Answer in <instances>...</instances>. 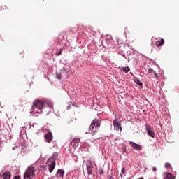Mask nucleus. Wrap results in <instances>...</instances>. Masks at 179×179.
<instances>
[{
    "mask_svg": "<svg viewBox=\"0 0 179 179\" xmlns=\"http://www.w3.org/2000/svg\"><path fill=\"white\" fill-rule=\"evenodd\" d=\"M64 174L65 171H64V169H58L57 172V177H61L62 178H64Z\"/></svg>",
    "mask_w": 179,
    "mask_h": 179,
    "instance_id": "12",
    "label": "nucleus"
},
{
    "mask_svg": "<svg viewBox=\"0 0 179 179\" xmlns=\"http://www.w3.org/2000/svg\"><path fill=\"white\" fill-rule=\"evenodd\" d=\"M55 164H56L55 161L51 162V163L49 165V168H48L50 173H52V171H54V169H55Z\"/></svg>",
    "mask_w": 179,
    "mask_h": 179,
    "instance_id": "11",
    "label": "nucleus"
},
{
    "mask_svg": "<svg viewBox=\"0 0 179 179\" xmlns=\"http://www.w3.org/2000/svg\"><path fill=\"white\" fill-rule=\"evenodd\" d=\"M121 171H122V174H124L125 173V168H122Z\"/></svg>",
    "mask_w": 179,
    "mask_h": 179,
    "instance_id": "24",
    "label": "nucleus"
},
{
    "mask_svg": "<svg viewBox=\"0 0 179 179\" xmlns=\"http://www.w3.org/2000/svg\"><path fill=\"white\" fill-rule=\"evenodd\" d=\"M45 104V101L41 99H35L33 101V105L31 109L34 110L35 108L38 110H43L44 108V105Z\"/></svg>",
    "mask_w": 179,
    "mask_h": 179,
    "instance_id": "3",
    "label": "nucleus"
},
{
    "mask_svg": "<svg viewBox=\"0 0 179 179\" xmlns=\"http://www.w3.org/2000/svg\"><path fill=\"white\" fill-rule=\"evenodd\" d=\"M10 177H12V174L9 171H6L2 175V178L3 179H9Z\"/></svg>",
    "mask_w": 179,
    "mask_h": 179,
    "instance_id": "13",
    "label": "nucleus"
},
{
    "mask_svg": "<svg viewBox=\"0 0 179 179\" xmlns=\"http://www.w3.org/2000/svg\"><path fill=\"white\" fill-rule=\"evenodd\" d=\"M14 179H20V176H15Z\"/></svg>",
    "mask_w": 179,
    "mask_h": 179,
    "instance_id": "26",
    "label": "nucleus"
},
{
    "mask_svg": "<svg viewBox=\"0 0 179 179\" xmlns=\"http://www.w3.org/2000/svg\"><path fill=\"white\" fill-rule=\"evenodd\" d=\"M134 82L136 83V85H138V86H142L143 85V83H142V82H141L138 78H134Z\"/></svg>",
    "mask_w": 179,
    "mask_h": 179,
    "instance_id": "16",
    "label": "nucleus"
},
{
    "mask_svg": "<svg viewBox=\"0 0 179 179\" xmlns=\"http://www.w3.org/2000/svg\"><path fill=\"white\" fill-rule=\"evenodd\" d=\"M58 159V152H55L53 155L49 159V160H52V162H55Z\"/></svg>",
    "mask_w": 179,
    "mask_h": 179,
    "instance_id": "15",
    "label": "nucleus"
},
{
    "mask_svg": "<svg viewBox=\"0 0 179 179\" xmlns=\"http://www.w3.org/2000/svg\"><path fill=\"white\" fill-rule=\"evenodd\" d=\"M171 166V164H170V163L165 164L166 169H170Z\"/></svg>",
    "mask_w": 179,
    "mask_h": 179,
    "instance_id": "22",
    "label": "nucleus"
},
{
    "mask_svg": "<svg viewBox=\"0 0 179 179\" xmlns=\"http://www.w3.org/2000/svg\"><path fill=\"white\" fill-rule=\"evenodd\" d=\"M87 170L89 176H92L93 173H94V166L93 164H92V161H88V164H87Z\"/></svg>",
    "mask_w": 179,
    "mask_h": 179,
    "instance_id": "5",
    "label": "nucleus"
},
{
    "mask_svg": "<svg viewBox=\"0 0 179 179\" xmlns=\"http://www.w3.org/2000/svg\"><path fill=\"white\" fill-rule=\"evenodd\" d=\"M152 171H157V168L153 167L152 168Z\"/></svg>",
    "mask_w": 179,
    "mask_h": 179,
    "instance_id": "27",
    "label": "nucleus"
},
{
    "mask_svg": "<svg viewBox=\"0 0 179 179\" xmlns=\"http://www.w3.org/2000/svg\"><path fill=\"white\" fill-rule=\"evenodd\" d=\"M100 125H101V122L99 120H94L90 126V134L92 135H96V133L99 131V128H100Z\"/></svg>",
    "mask_w": 179,
    "mask_h": 179,
    "instance_id": "1",
    "label": "nucleus"
},
{
    "mask_svg": "<svg viewBox=\"0 0 179 179\" xmlns=\"http://www.w3.org/2000/svg\"><path fill=\"white\" fill-rule=\"evenodd\" d=\"M164 44V39H161V41H157L155 42L156 47H162Z\"/></svg>",
    "mask_w": 179,
    "mask_h": 179,
    "instance_id": "14",
    "label": "nucleus"
},
{
    "mask_svg": "<svg viewBox=\"0 0 179 179\" xmlns=\"http://www.w3.org/2000/svg\"><path fill=\"white\" fill-rule=\"evenodd\" d=\"M122 71H123L124 73H128V71H131V69H129V67H123Z\"/></svg>",
    "mask_w": 179,
    "mask_h": 179,
    "instance_id": "17",
    "label": "nucleus"
},
{
    "mask_svg": "<svg viewBox=\"0 0 179 179\" xmlns=\"http://www.w3.org/2000/svg\"><path fill=\"white\" fill-rule=\"evenodd\" d=\"M1 141H0V148H1Z\"/></svg>",
    "mask_w": 179,
    "mask_h": 179,
    "instance_id": "30",
    "label": "nucleus"
},
{
    "mask_svg": "<svg viewBox=\"0 0 179 179\" xmlns=\"http://www.w3.org/2000/svg\"><path fill=\"white\" fill-rule=\"evenodd\" d=\"M56 78H57V79H59V80H61V79L62 78V76L61 75V73H57V74H56Z\"/></svg>",
    "mask_w": 179,
    "mask_h": 179,
    "instance_id": "18",
    "label": "nucleus"
},
{
    "mask_svg": "<svg viewBox=\"0 0 179 179\" xmlns=\"http://www.w3.org/2000/svg\"><path fill=\"white\" fill-rule=\"evenodd\" d=\"M154 75H155L156 79H159V75L156 73V71L154 72Z\"/></svg>",
    "mask_w": 179,
    "mask_h": 179,
    "instance_id": "23",
    "label": "nucleus"
},
{
    "mask_svg": "<svg viewBox=\"0 0 179 179\" xmlns=\"http://www.w3.org/2000/svg\"><path fill=\"white\" fill-rule=\"evenodd\" d=\"M110 38H111V37H110V38L107 37V38H106V41H107V40H110Z\"/></svg>",
    "mask_w": 179,
    "mask_h": 179,
    "instance_id": "28",
    "label": "nucleus"
},
{
    "mask_svg": "<svg viewBox=\"0 0 179 179\" xmlns=\"http://www.w3.org/2000/svg\"><path fill=\"white\" fill-rule=\"evenodd\" d=\"M38 114H40V112L36 111V113H35L36 117H38V115H39Z\"/></svg>",
    "mask_w": 179,
    "mask_h": 179,
    "instance_id": "25",
    "label": "nucleus"
},
{
    "mask_svg": "<svg viewBox=\"0 0 179 179\" xmlns=\"http://www.w3.org/2000/svg\"><path fill=\"white\" fill-rule=\"evenodd\" d=\"M124 152H125V150H126V148H124Z\"/></svg>",
    "mask_w": 179,
    "mask_h": 179,
    "instance_id": "29",
    "label": "nucleus"
},
{
    "mask_svg": "<svg viewBox=\"0 0 179 179\" xmlns=\"http://www.w3.org/2000/svg\"><path fill=\"white\" fill-rule=\"evenodd\" d=\"M145 131L149 136L155 138V131H153V129L149 124H145Z\"/></svg>",
    "mask_w": 179,
    "mask_h": 179,
    "instance_id": "6",
    "label": "nucleus"
},
{
    "mask_svg": "<svg viewBox=\"0 0 179 179\" xmlns=\"http://www.w3.org/2000/svg\"><path fill=\"white\" fill-rule=\"evenodd\" d=\"M36 168L29 166L27 169L24 173V179H34L36 178Z\"/></svg>",
    "mask_w": 179,
    "mask_h": 179,
    "instance_id": "2",
    "label": "nucleus"
},
{
    "mask_svg": "<svg viewBox=\"0 0 179 179\" xmlns=\"http://www.w3.org/2000/svg\"><path fill=\"white\" fill-rule=\"evenodd\" d=\"M79 143H80V139L79 138L73 139L71 141V146H73V148H78V146H79Z\"/></svg>",
    "mask_w": 179,
    "mask_h": 179,
    "instance_id": "9",
    "label": "nucleus"
},
{
    "mask_svg": "<svg viewBox=\"0 0 179 179\" xmlns=\"http://www.w3.org/2000/svg\"><path fill=\"white\" fill-rule=\"evenodd\" d=\"M0 142H1V138H0Z\"/></svg>",
    "mask_w": 179,
    "mask_h": 179,
    "instance_id": "31",
    "label": "nucleus"
},
{
    "mask_svg": "<svg viewBox=\"0 0 179 179\" xmlns=\"http://www.w3.org/2000/svg\"><path fill=\"white\" fill-rule=\"evenodd\" d=\"M62 54V48H61L58 52H56V55L59 57V55H61Z\"/></svg>",
    "mask_w": 179,
    "mask_h": 179,
    "instance_id": "19",
    "label": "nucleus"
},
{
    "mask_svg": "<svg viewBox=\"0 0 179 179\" xmlns=\"http://www.w3.org/2000/svg\"><path fill=\"white\" fill-rule=\"evenodd\" d=\"M129 145H131V148H134L136 150H142V147L139 144H136L132 141H129Z\"/></svg>",
    "mask_w": 179,
    "mask_h": 179,
    "instance_id": "7",
    "label": "nucleus"
},
{
    "mask_svg": "<svg viewBox=\"0 0 179 179\" xmlns=\"http://www.w3.org/2000/svg\"><path fill=\"white\" fill-rule=\"evenodd\" d=\"M155 71H153V69H149L148 73H155Z\"/></svg>",
    "mask_w": 179,
    "mask_h": 179,
    "instance_id": "21",
    "label": "nucleus"
},
{
    "mask_svg": "<svg viewBox=\"0 0 179 179\" xmlns=\"http://www.w3.org/2000/svg\"><path fill=\"white\" fill-rule=\"evenodd\" d=\"M99 174L100 175L104 174V169H103V168L99 169Z\"/></svg>",
    "mask_w": 179,
    "mask_h": 179,
    "instance_id": "20",
    "label": "nucleus"
},
{
    "mask_svg": "<svg viewBox=\"0 0 179 179\" xmlns=\"http://www.w3.org/2000/svg\"><path fill=\"white\" fill-rule=\"evenodd\" d=\"M164 179H176V176L170 173H164Z\"/></svg>",
    "mask_w": 179,
    "mask_h": 179,
    "instance_id": "10",
    "label": "nucleus"
},
{
    "mask_svg": "<svg viewBox=\"0 0 179 179\" xmlns=\"http://www.w3.org/2000/svg\"><path fill=\"white\" fill-rule=\"evenodd\" d=\"M45 138L46 140V142L48 143H51V141H52V133L48 132L45 136Z\"/></svg>",
    "mask_w": 179,
    "mask_h": 179,
    "instance_id": "8",
    "label": "nucleus"
},
{
    "mask_svg": "<svg viewBox=\"0 0 179 179\" xmlns=\"http://www.w3.org/2000/svg\"><path fill=\"white\" fill-rule=\"evenodd\" d=\"M113 127L116 131H120V132L122 131V127H121V120H118L117 118V116H115V120L113 121Z\"/></svg>",
    "mask_w": 179,
    "mask_h": 179,
    "instance_id": "4",
    "label": "nucleus"
}]
</instances>
